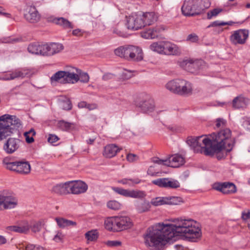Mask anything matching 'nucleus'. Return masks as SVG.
Returning a JSON list of instances; mask_svg holds the SVG:
<instances>
[{
    "label": "nucleus",
    "mask_w": 250,
    "mask_h": 250,
    "mask_svg": "<svg viewBox=\"0 0 250 250\" xmlns=\"http://www.w3.org/2000/svg\"><path fill=\"white\" fill-rule=\"evenodd\" d=\"M202 235L200 225L192 219H177L175 224H157L148 229L145 243L150 247L160 249L175 236L195 242Z\"/></svg>",
    "instance_id": "nucleus-1"
},
{
    "label": "nucleus",
    "mask_w": 250,
    "mask_h": 250,
    "mask_svg": "<svg viewBox=\"0 0 250 250\" xmlns=\"http://www.w3.org/2000/svg\"><path fill=\"white\" fill-rule=\"evenodd\" d=\"M231 132L229 129H222L217 134L213 133L206 136L202 140L206 148H203L205 155L212 156L215 153L223 149L229 152L234 146V140L231 138Z\"/></svg>",
    "instance_id": "nucleus-2"
},
{
    "label": "nucleus",
    "mask_w": 250,
    "mask_h": 250,
    "mask_svg": "<svg viewBox=\"0 0 250 250\" xmlns=\"http://www.w3.org/2000/svg\"><path fill=\"white\" fill-rule=\"evenodd\" d=\"M21 125V121L15 115L4 114L0 116V141L18 130Z\"/></svg>",
    "instance_id": "nucleus-3"
},
{
    "label": "nucleus",
    "mask_w": 250,
    "mask_h": 250,
    "mask_svg": "<svg viewBox=\"0 0 250 250\" xmlns=\"http://www.w3.org/2000/svg\"><path fill=\"white\" fill-rule=\"evenodd\" d=\"M114 53L116 56L128 61L140 62L144 58L142 49L132 45L119 46L114 50Z\"/></svg>",
    "instance_id": "nucleus-4"
},
{
    "label": "nucleus",
    "mask_w": 250,
    "mask_h": 250,
    "mask_svg": "<svg viewBox=\"0 0 250 250\" xmlns=\"http://www.w3.org/2000/svg\"><path fill=\"white\" fill-rule=\"evenodd\" d=\"M166 88L170 91L180 95L190 94L192 91V84L183 79H175L169 81Z\"/></svg>",
    "instance_id": "nucleus-5"
},
{
    "label": "nucleus",
    "mask_w": 250,
    "mask_h": 250,
    "mask_svg": "<svg viewBox=\"0 0 250 250\" xmlns=\"http://www.w3.org/2000/svg\"><path fill=\"white\" fill-rule=\"evenodd\" d=\"M78 69L72 68L65 71H59L51 77L52 83L60 82L62 83H75L79 81Z\"/></svg>",
    "instance_id": "nucleus-6"
},
{
    "label": "nucleus",
    "mask_w": 250,
    "mask_h": 250,
    "mask_svg": "<svg viewBox=\"0 0 250 250\" xmlns=\"http://www.w3.org/2000/svg\"><path fill=\"white\" fill-rule=\"evenodd\" d=\"M2 164L6 169L21 174L26 175L31 171L29 163L24 160L13 161L9 158H5L3 160Z\"/></svg>",
    "instance_id": "nucleus-7"
},
{
    "label": "nucleus",
    "mask_w": 250,
    "mask_h": 250,
    "mask_svg": "<svg viewBox=\"0 0 250 250\" xmlns=\"http://www.w3.org/2000/svg\"><path fill=\"white\" fill-rule=\"evenodd\" d=\"M130 218L125 216L110 217V230L120 231L130 229L132 226Z\"/></svg>",
    "instance_id": "nucleus-8"
},
{
    "label": "nucleus",
    "mask_w": 250,
    "mask_h": 250,
    "mask_svg": "<svg viewBox=\"0 0 250 250\" xmlns=\"http://www.w3.org/2000/svg\"><path fill=\"white\" fill-rule=\"evenodd\" d=\"M137 107L144 113L153 112L155 107L154 100L151 96L145 93L140 94L135 101Z\"/></svg>",
    "instance_id": "nucleus-9"
},
{
    "label": "nucleus",
    "mask_w": 250,
    "mask_h": 250,
    "mask_svg": "<svg viewBox=\"0 0 250 250\" xmlns=\"http://www.w3.org/2000/svg\"><path fill=\"white\" fill-rule=\"evenodd\" d=\"M200 0H185L182 7V12L186 16L199 15L198 4Z\"/></svg>",
    "instance_id": "nucleus-10"
},
{
    "label": "nucleus",
    "mask_w": 250,
    "mask_h": 250,
    "mask_svg": "<svg viewBox=\"0 0 250 250\" xmlns=\"http://www.w3.org/2000/svg\"><path fill=\"white\" fill-rule=\"evenodd\" d=\"M32 73V71L30 69L27 68H20L6 74L1 77V79L4 81H9L17 78L23 79L25 77H30Z\"/></svg>",
    "instance_id": "nucleus-11"
},
{
    "label": "nucleus",
    "mask_w": 250,
    "mask_h": 250,
    "mask_svg": "<svg viewBox=\"0 0 250 250\" xmlns=\"http://www.w3.org/2000/svg\"><path fill=\"white\" fill-rule=\"evenodd\" d=\"M204 136H200L193 138L188 137L187 143L195 152L201 153L205 155L203 148H206L205 145L202 142V140L205 138Z\"/></svg>",
    "instance_id": "nucleus-12"
},
{
    "label": "nucleus",
    "mask_w": 250,
    "mask_h": 250,
    "mask_svg": "<svg viewBox=\"0 0 250 250\" xmlns=\"http://www.w3.org/2000/svg\"><path fill=\"white\" fill-rule=\"evenodd\" d=\"M213 188L225 194H233L237 191L236 186L230 182L215 183L213 185Z\"/></svg>",
    "instance_id": "nucleus-13"
},
{
    "label": "nucleus",
    "mask_w": 250,
    "mask_h": 250,
    "mask_svg": "<svg viewBox=\"0 0 250 250\" xmlns=\"http://www.w3.org/2000/svg\"><path fill=\"white\" fill-rule=\"evenodd\" d=\"M126 25L128 29L138 30L144 27V22L141 16L133 14L129 17H126Z\"/></svg>",
    "instance_id": "nucleus-14"
},
{
    "label": "nucleus",
    "mask_w": 250,
    "mask_h": 250,
    "mask_svg": "<svg viewBox=\"0 0 250 250\" xmlns=\"http://www.w3.org/2000/svg\"><path fill=\"white\" fill-rule=\"evenodd\" d=\"M22 142L15 138H9L4 143L3 150L8 154H11L17 151L21 146Z\"/></svg>",
    "instance_id": "nucleus-15"
},
{
    "label": "nucleus",
    "mask_w": 250,
    "mask_h": 250,
    "mask_svg": "<svg viewBox=\"0 0 250 250\" xmlns=\"http://www.w3.org/2000/svg\"><path fill=\"white\" fill-rule=\"evenodd\" d=\"M63 49V46L61 43L52 42L43 44L42 50V56H52L59 53Z\"/></svg>",
    "instance_id": "nucleus-16"
},
{
    "label": "nucleus",
    "mask_w": 250,
    "mask_h": 250,
    "mask_svg": "<svg viewBox=\"0 0 250 250\" xmlns=\"http://www.w3.org/2000/svg\"><path fill=\"white\" fill-rule=\"evenodd\" d=\"M249 32L245 29L235 31L230 37V41L234 44H244L248 38Z\"/></svg>",
    "instance_id": "nucleus-17"
},
{
    "label": "nucleus",
    "mask_w": 250,
    "mask_h": 250,
    "mask_svg": "<svg viewBox=\"0 0 250 250\" xmlns=\"http://www.w3.org/2000/svg\"><path fill=\"white\" fill-rule=\"evenodd\" d=\"M162 50V55L178 56L181 54L180 48L169 42L163 41Z\"/></svg>",
    "instance_id": "nucleus-18"
},
{
    "label": "nucleus",
    "mask_w": 250,
    "mask_h": 250,
    "mask_svg": "<svg viewBox=\"0 0 250 250\" xmlns=\"http://www.w3.org/2000/svg\"><path fill=\"white\" fill-rule=\"evenodd\" d=\"M112 189L116 193L127 197L141 198L145 196L144 192L140 190H129L120 188L112 187Z\"/></svg>",
    "instance_id": "nucleus-19"
},
{
    "label": "nucleus",
    "mask_w": 250,
    "mask_h": 250,
    "mask_svg": "<svg viewBox=\"0 0 250 250\" xmlns=\"http://www.w3.org/2000/svg\"><path fill=\"white\" fill-rule=\"evenodd\" d=\"M6 231L8 233L12 232L27 234L30 229V225L26 221H23L17 225L7 226L5 228Z\"/></svg>",
    "instance_id": "nucleus-20"
},
{
    "label": "nucleus",
    "mask_w": 250,
    "mask_h": 250,
    "mask_svg": "<svg viewBox=\"0 0 250 250\" xmlns=\"http://www.w3.org/2000/svg\"><path fill=\"white\" fill-rule=\"evenodd\" d=\"M24 17L30 23H37L41 19V15L34 6H30L27 8Z\"/></svg>",
    "instance_id": "nucleus-21"
},
{
    "label": "nucleus",
    "mask_w": 250,
    "mask_h": 250,
    "mask_svg": "<svg viewBox=\"0 0 250 250\" xmlns=\"http://www.w3.org/2000/svg\"><path fill=\"white\" fill-rule=\"evenodd\" d=\"M17 200L9 196H0V210L14 208L17 205Z\"/></svg>",
    "instance_id": "nucleus-22"
},
{
    "label": "nucleus",
    "mask_w": 250,
    "mask_h": 250,
    "mask_svg": "<svg viewBox=\"0 0 250 250\" xmlns=\"http://www.w3.org/2000/svg\"><path fill=\"white\" fill-rule=\"evenodd\" d=\"M167 161L166 166L172 167H179L185 163V158L178 154L171 155L167 159Z\"/></svg>",
    "instance_id": "nucleus-23"
},
{
    "label": "nucleus",
    "mask_w": 250,
    "mask_h": 250,
    "mask_svg": "<svg viewBox=\"0 0 250 250\" xmlns=\"http://www.w3.org/2000/svg\"><path fill=\"white\" fill-rule=\"evenodd\" d=\"M71 194H80L87 190L88 186L82 181H71Z\"/></svg>",
    "instance_id": "nucleus-24"
},
{
    "label": "nucleus",
    "mask_w": 250,
    "mask_h": 250,
    "mask_svg": "<svg viewBox=\"0 0 250 250\" xmlns=\"http://www.w3.org/2000/svg\"><path fill=\"white\" fill-rule=\"evenodd\" d=\"M164 30L160 26H156L153 28H150L142 33V37L145 39H153L157 38L161 32Z\"/></svg>",
    "instance_id": "nucleus-25"
},
{
    "label": "nucleus",
    "mask_w": 250,
    "mask_h": 250,
    "mask_svg": "<svg viewBox=\"0 0 250 250\" xmlns=\"http://www.w3.org/2000/svg\"><path fill=\"white\" fill-rule=\"evenodd\" d=\"M249 99L242 95L235 97L232 101V106L235 109L243 108L246 107Z\"/></svg>",
    "instance_id": "nucleus-26"
},
{
    "label": "nucleus",
    "mask_w": 250,
    "mask_h": 250,
    "mask_svg": "<svg viewBox=\"0 0 250 250\" xmlns=\"http://www.w3.org/2000/svg\"><path fill=\"white\" fill-rule=\"evenodd\" d=\"M141 19L143 21L144 27L154 23L157 21V17L153 12H147L141 16Z\"/></svg>",
    "instance_id": "nucleus-27"
},
{
    "label": "nucleus",
    "mask_w": 250,
    "mask_h": 250,
    "mask_svg": "<svg viewBox=\"0 0 250 250\" xmlns=\"http://www.w3.org/2000/svg\"><path fill=\"white\" fill-rule=\"evenodd\" d=\"M58 226L60 228H65L69 226H76L77 223L62 217H56L55 219Z\"/></svg>",
    "instance_id": "nucleus-28"
},
{
    "label": "nucleus",
    "mask_w": 250,
    "mask_h": 250,
    "mask_svg": "<svg viewBox=\"0 0 250 250\" xmlns=\"http://www.w3.org/2000/svg\"><path fill=\"white\" fill-rule=\"evenodd\" d=\"M42 48L43 44H40L38 42H34L30 44L27 49L29 52L32 54L42 56Z\"/></svg>",
    "instance_id": "nucleus-29"
},
{
    "label": "nucleus",
    "mask_w": 250,
    "mask_h": 250,
    "mask_svg": "<svg viewBox=\"0 0 250 250\" xmlns=\"http://www.w3.org/2000/svg\"><path fill=\"white\" fill-rule=\"evenodd\" d=\"M151 208L150 203L146 201L138 202L136 205V209L139 213L148 211Z\"/></svg>",
    "instance_id": "nucleus-30"
},
{
    "label": "nucleus",
    "mask_w": 250,
    "mask_h": 250,
    "mask_svg": "<svg viewBox=\"0 0 250 250\" xmlns=\"http://www.w3.org/2000/svg\"><path fill=\"white\" fill-rule=\"evenodd\" d=\"M53 22L65 28H73L71 22L63 18H56L53 20Z\"/></svg>",
    "instance_id": "nucleus-31"
},
{
    "label": "nucleus",
    "mask_w": 250,
    "mask_h": 250,
    "mask_svg": "<svg viewBox=\"0 0 250 250\" xmlns=\"http://www.w3.org/2000/svg\"><path fill=\"white\" fill-rule=\"evenodd\" d=\"M163 41L154 42L149 46V49L155 52L162 54Z\"/></svg>",
    "instance_id": "nucleus-32"
},
{
    "label": "nucleus",
    "mask_w": 250,
    "mask_h": 250,
    "mask_svg": "<svg viewBox=\"0 0 250 250\" xmlns=\"http://www.w3.org/2000/svg\"><path fill=\"white\" fill-rule=\"evenodd\" d=\"M36 133V131L33 128H31L28 131L25 132L23 133L27 143L31 144L34 142V139L33 137L35 136Z\"/></svg>",
    "instance_id": "nucleus-33"
},
{
    "label": "nucleus",
    "mask_w": 250,
    "mask_h": 250,
    "mask_svg": "<svg viewBox=\"0 0 250 250\" xmlns=\"http://www.w3.org/2000/svg\"><path fill=\"white\" fill-rule=\"evenodd\" d=\"M167 197H158L152 199L151 204L154 206H159L167 204Z\"/></svg>",
    "instance_id": "nucleus-34"
},
{
    "label": "nucleus",
    "mask_w": 250,
    "mask_h": 250,
    "mask_svg": "<svg viewBox=\"0 0 250 250\" xmlns=\"http://www.w3.org/2000/svg\"><path fill=\"white\" fill-rule=\"evenodd\" d=\"M167 204L171 205H179L183 203L182 198L180 197L172 196L167 197Z\"/></svg>",
    "instance_id": "nucleus-35"
},
{
    "label": "nucleus",
    "mask_w": 250,
    "mask_h": 250,
    "mask_svg": "<svg viewBox=\"0 0 250 250\" xmlns=\"http://www.w3.org/2000/svg\"><path fill=\"white\" fill-rule=\"evenodd\" d=\"M210 6L209 0H200L198 4V8L200 14L202 13L204 10L208 8Z\"/></svg>",
    "instance_id": "nucleus-36"
},
{
    "label": "nucleus",
    "mask_w": 250,
    "mask_h": 250,
    "mask_svg": "<svg viewBox=\"0 0 250 250\" xmlns=\"http://www.w3.org/2000/svg\"><path fill=\"white\" fill-rule=\"evenodd\" d=\"M180 186V183L176 180L167 178V188H177Z\"/></svg>",
    "instance_id": "nucleus-37"
},
{
    "label": "nucleus",
    "mask_w": 250,
    "mask_h": 250,
    "mask_svg": "<svg viewBox=\"0 0 250 250\" xmlns=\"http://www.w3.org/2000/svg\"><path fill=\"white\" fill-rule=\"evenodd\" d=\"M42 222L41 221H35L31 223L30 225V229H31L32 232L36 233L39 232L42 228Z\"/></svg>",
    "instance_id": "nucleus-38"
},
{
    "label": "nucleus",
    "mask_w": 250,
    "mask_h": 250,
    "mask_svg": "<svg viewBox=\"0 0 250 250\" xmlns=\"http://www.w3.org/2000/svg\"><path fill=\"white\" fill-rule=\"evenodd\" d=\"M62 195L71 193V181L62 183Z\"/></svg>",
    "instance_id": "nucleus-39"
},
{
    "label": "nucleus",
    "mask_w": 250,
    "mask_h": 250,
    "mask_svg": "<svg viewBox=\"0 0 250 250\" xmlns=\"http://www.w3.org/2000/svg\"><path fill=\"white\" fill-rule=\"evenodd\" d=\"M167 178H162L153 180L152 183L160 188H166Z\"/></svg>",
    "instance_id": "nucleus-40"
},
{
    "label": "nucleus",
    "mask_w": 250,
    "mask_h": 250,
    "mask_svg": "<svg viewBox=\"0 0 250 250\" xmlns=\"http://www.w3.org/2000/svg\"><path fill=\"white\" fill-rule=\"evenodd\" d=\"M233 23V21H230L228 22H224L221 21H216L212 23H211L208 26V28H210L211 27H217V26H221L224 25H231Z\"/></svg>",
    "instance_id": "nucleus-41"
},
{
    "label": "nucleus",
    "mask_w": 250,
    "mask_h": 250,
    "mask_svg": "<svg viewBox=\"0 0 250 250\" xmlns=\"http://www.w3.org/2000/svg\"><path fill=\"white\" fill-rule=\"evenodd\" d=\"M78 76L79 81L83 83H87L89 81V77L87 73L82 72L81 70L78 69Z\"/></svg>",
    "instance_id": "nucleus-42"
},
{
    "label": "nucleus",
    "mask_w": 250,
    "mask_h": 250,
    "mask_svg": "<svg viewBox=\"0 0 250 250\" xmlns=\"http://www.w3.org/2000/svg\"><path fill=\"white\" fill-rule=\"evenodd\" d=\"M85 237L89 241H94L98 238L97 233L95 230H91L85 233Z\"/></svg>",
    "instance_id": "nucleus-43"
},
{
    "label": "nucleus",
    "mask_w": 250,
    "mask_h": 250,
    "mask_svg": "<svg viewBox=\"0 0 250 250\" xmlns=\"http://www.w3.org/2000/svg\"><path fill=\"white\" fill-rule=\"evenodd\" d=\"M222 11L223 9L221 8H215L212 10L209 11L207 13V18L210 20L212 17L217 16Z\"/></svg>",
    "instance_id": "nucleus-44"
},
{
    "label": "nucleus",
    "mask_w": 250,
    "mask_h": 250,
    "mask_svg": "<svg viewBox=\"0 0 250 250\" xmlns=\"http://www.w3.org/2000/svg\"><path fill=\"white\" fill-rule=\"evenodd\" d=\"M71 124L64 121H60L58 123L59 127L62 130H67L71 126Z\"/></svg>",
    "instance_id": "nucleus-45"
},
{
    "label": "nucleus",
    "mask_w": 250,
    "mask_h": 250,
    "mask_svg": "<svg viewBox=\"0 0 250 250\" xmlns=\"http://www.w3.org/2000/svg\"><path fill=\"white\" fill-rule=\"evenodd\" d=\"M55 233L56 234L53 238V240L57 243L62 242L64 237L62 232L61 231L58 230L56 231Z\"/></svg>",
    "instance_id": "nucleus-46"
},
{
    "label": "nucleus",
    "mask_w": 250,
    "mask_h": 250,
    "mask_svg": "<svg viewBox=\"0 0 250 250\" xmlns=\"http://www.w3.org/2000/svg\"><path fill=\"white\" fill-rule=\"evenodd\" d=\"M121 150H122V148L119 147L116 145L110 144V158L115 156Z\"/></svg>",
    "instance_id": "nucleus-47"
},
{
    "label": "nucleus",
    "mask_w": 250,
    "mask_h": 250,
    "mask_svg": "<svg viewBox=\"0 0 250 250\" xmlns=\"http://www.w3.org/2000/svg\"><path fill=\"white\" fill-rule=\"evenodd\" d=\"M199 41V37L195 33L189 34L186 38V41L192 43L197 42Z\"/></svg>",
    "instance_id": "nucleus-48"
},
{
    "label": "nucleus",
    "mask_w": 250,
    "mask_h": 250,
    "mask_svg": "<svg viewBox=\"0 0 250 250\" xmlns=\"http://www.w3.org/2000/svg\"><path fill=\"white\" fill-rule=\"evenodd\" d=\"M126 160L130 163H134L139 160V157L134 153H128L126 155Z\"/></svg>",
    "instance_id": "nucleus-49"
},
{
    "label": "nucleus",
    "mask_w": 250,
    "mask_h": 250,
    "mask_svg": "<svg viewBox=\"0 0 250 250\" xmlns=\"http://www.w3.org/2000/svg\"><path fill=\"white\" fill-rule=\"evenodd\" d=\"M52 191L57 194L62 195V183L54 186L52 188Z\"/></svg>",
    "instance_id": "nucleus-50"
},
{
    "label": "nucleus",
    "mask_w": 250,
    "mask_h": 250,
    "mask_svg": "<svg viewBox=\"0 0 250 250\" xmlns=\"http://www.w3.org/2000/svg\"><path fill=\"white\" fill-rule=\"evenodd\" d=\"M25 250H45L44 248L39 245L28 244L25 247Z\"/></svg>",
    "instance_id": "nucleus-51"
},
{
    "label": "nucleus",
    "mask_w": 250,
    "mask_h": 250,
    "mask_svg": "<svg viewBox=\"0 0 250 250\" xmlns=\"http://www.w3.org/2000/svg\"><path fill=\"white\" fill-rule=\"evenodd\" d=\"M121 208V204L115 200L110 201V209L114 210L120 209Z\"/></svg>",
    "instance_id": "nucleus-52"
},
{
    "label": "nucleus",
    "mask_w": 250,
    "mask_h": 250,
    "mask_svg": "<svg viewBox=\"0 0 250 250\" xmlns=\"http://www.w3.org/2000/svg\"><path fill=\"white\" fill-rule=\"evenodd\" d=\"M216 123V126L217 128L223 127L226 125V121L223 118L217 119Z\"/></svg>",
    "instance_id": "nucleus-53"
},
{
    "label": "nucleus",
    "mask_w": 250,
    "mask_h": 250,
    "mask_svg": "<svg viewBox=\"0 0 250 250\" xmlns=\"http://www.w3.org/2000/svg\"><path fill=\"white\" fill-rule=\"evenodd\" d=\"M128 181H127L126 185L130 187H132L136 184H139L141 181V180L139 178L128 179Z\"/></svg>",
    "instance_id": "nucleus-54"
},
{
    "label": "nucleus",
    "mask_w": 250,
    "mask_h": 250,
    "mask_svg": "<svg viewBox=\"0 0 250 250\" xmlns=\"http://www.w3.org/2000/svg\"><path fill=\"white\" fill-rule=\"evenodd\" d=\"M152 162L155 164L166 166V163H167V159L165 160H161L158 157H153L152 158Z\"/></svg>",
    "instance_id": "nucleus-55"
},
{
    "label": "nucleus",
    "mask_w": 250,
    "mask_h": 250,
    "mask_svg": "<svg viewBox=\"0 0 250 250\" xmlns=\"http://www.w3.org/2000/svg\"><path fill=\"white\" fill-rule=\"evenodd\" d=\"M59 140V137L55 134H49L47 139L48 142L51 144L56 143Z\"/></svg>",
    "instance_id": "nucleus-56"
},
{
    "label": "nucleus",
    "mask_w": 250,
    "mask_h": 250,
    "mask_svg": "<svg viewBox=\"0 0 250 250\" xmlns=\"http://www.w3.org/2000/svg\"><path fill=\"white\" fill-rule=\"evenodd\" d=\"M62 108L65 110H70L72 108V104L69 100H66L62 103Z\"/></svg>",
    "instance_id": "nucleus-57"
},
{
    "label": "nucleus",
    "mask_w": 250,
    "mask_h": 250,
    "mask_svg": "<svg viewBox=\"0 0 250 250\" xmlns=\"http://www.w3.org/2000/svg\"><path fill=\"white\" fill-rule=\"evenodd\" d=\"M243 126L250 131V119L249 118H244L242 123Z\"/></svg>",
    "instance_id": "nucleus-58"
},
{
    "label": "nucleus",
    "mask_w": 250,
    "mask_h": 250,
    "mask_svg": "<svg viewBox=\"0 0 250 250\" xmlns=\"http://www.w3.org/2000/svg\"><path fill=\"white\" fill-rule=\"evenodd\" d=\"M147 173L148 175H150L151 176H157V174L158 172H156L154 171V167L152 166H150L147 169Z\"/></svg>",
    "instance_id": "nucleus-59"
},
{
    "label": "nucleus",
    "mask_w": 250,
    "mask_h": 250,
    "mask_svg": "<svg viewBox=\"0 0 250 250\" xmlns=\"http://www.w3.org/2000/svg\"><path fill=\"white\" fill-rule=\"evenodd\" d=\"M242 219L244 220H247L250 219V210L248 212L243 211L242 213Z\"/></svg>",
    "instance_id": "nucleus-60"
},
{
    "label": "nucleus",
    "mask_w": 250,
    "mask_h": 250,
    "mask_svg": "<svg viewBox=\"0 0 250 250\" xmlns=\"http://www.w3.org/2000/svg\"><path fill=\"white\" fill-rule=\"evenodd\" d=\"M103 155L106 157H109V146L106 145L104 148L103 152Z\"/></svg>",
    "instance_id": "nucleus-61"
},
{
    "label": "nucleus",
    "mask_w": 250,
    "mask_h": 250,
    "mask_svg": "<svg viewBox=\"0 0 250 250\" xmlns=\"http://www.w3.org/2000/svg\"><path fill=\"white\" fill-rule=\"evenodd\" d=\"M121 244V242L119 241H110V247L120 246Z\"/></svg>",
    "instance_id": "nucleus-62"
},
{
    "label": "nucleus",
    "mask_w": 250,
    "mask_h": 250,
    "mask_svg": "<svg viewBox=\"0 0 250 250\" xmlns=\"http://www.w3.org/2000/svg\"><path fill=\"white\" fill-rule=\"evenodd\" d=\"M72 34L76 36H81L83 35L82 31L79 29H77L73 30Z\"/></svg>",
    "instance_id": "nucleus-63"
},
{
    "label": "nucleus",
    "mask_w": 250,
    "mask_h": 250,
    "mask_svg": "<svg viewBox=\"0 0 250 250\" xmlns=\"http://www.w3.org/2000/svg\"><path fill=\"white\" fill-rule=\"evenodd\" d=\"M6 243V238L4 236L0 235V245H4Z\"/></svg>",
    "instance_id": "nucleus-64"
}]
</instances>
